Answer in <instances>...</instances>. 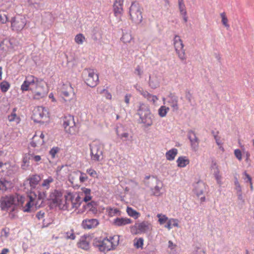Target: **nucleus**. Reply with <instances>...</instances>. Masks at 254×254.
Segmentation results:
<instances>
[{
	"label": "nucleus",
	"instance_id": "obj_1",
	"mask_svg": "<svg viewBox=\"0 0 254 254\" xmlns=\"http://www.w3.org/2000/svg\"><path fill=\"white\" fill-rule=\"evenodd\" d=\"M46 197L44 191L30 192L27 198L16 193L4 195L0 198V208L10 215L17 212L19 208L24 212H29L41 207Z\"/></svg>",
	"mask_w": 254,
	"mask_h": 254
},
{
	"label": "nucleus",
	"instance_id": "obj_2",
	"mask_svg": "<svg viewBox=\"0 0 254 254\" xmlns=\"http://www.w3.org/2000/svg\"><path fill=\"white\" fill-rule=\"evenodd\" d=\"M139 116L138 123L144 127H147L152 124L154 119L148 106L144 104H140L137 111Z\"/></svg>",
	"mask_w": 254,
	"mask_h": 254
},
{
	"label": "nucleus",
	"instance_id": "obj_3",
	"mask_svg": "<svg viewBox=\"0 0 254 254\" xmlns=\"http://www.w3.org/2000/svg\"><path fill=\"white\" fill-rule=\"evenodd\" d=\"M119 243V236L116 235L98 241L96 245L100 252H106L115 250Z\"/></svg>",
	"mask_w": 254,
	"mask_h": 254
},
{
	"label": "nucleus",
	"instance_id": "obj_4",
	"mask_svg": "<svg viewBox=\"0 0 254 254\" xmlns=\"http://www.w3.org/2000/svg\"><path fill=\"white\" fill-rule=\"evenodd\" d=\"M31 92L33 99L40 100L47 96L49 92V88L46 82L39 79Z\"/></svg>",
	"mask_w": 254,
	"mask_h": 254
},
{
	"label": "nucleus",
	"instance_id": "obj_5",
	"mask_svg": "<svg viewBox=\"0 0 254 254\" xmlns=\"http://www.w3.org/2000/svg\"><path fill=\"white\" fill-rule=\"evenodd\" d=\"M32 119L35 122L47 124L50 121L49 111L44 107H36L33 110Z\"/></svg>",
	"mask_w": 254,
	"mask_h": 254
},
{
	"label": "nucleus",
	"instance_id": "obj_6",
	"mask_svg": "<svg viewBox=\"0 0 254 254\" xmlns=\"http://www.w3.org/2000/svg\"><path fill=\"white\" fill-rule=\"evenodd\" d=\"M82 77L84 82L90 87H94L98 83V75L93 69H84L82 73Z\"/></svg>",
	"mask_w": 254,
	"mask_h": 254
},
{
	"label": "nucleus",
	"instance_id": "obj_7",
	"mask_svg": "<svg viewBox=\"0 0 254 254\" xmlns=\"http://www.w3.org/2000/svg\"><path fill=\"white\" fill-rule=\"evenodd\" d=\"M60 93L64 103L70 102L75 98L74 89L69 83L63 84L60 88Z\"/></svg>",
	"mask_w": 254,
	"mask_h": 254
},
{
	"label": "nucleus",
	"instance_id": "obj_8",
	"mask_svg": "<svg viewBox=\"0 0 254 254\" xmlns=\"http://www.w3.org/2000/svg\"><path fill=\"white\" fill-rule=\"evenodd\" d=\"M129 15L133 22L139 24L142 20V11L141 7L138 3L132 2L129 7Z\"/></svg>",
	"mask_w": 254,
	"mask_h": 254
},
{
	"label": "nucleus",
	"instance_id": "obj_9",
	"mask_svg": "<svg viewBox=\"0 0 254 254\" xmlns=\"http://www.w3.org/2000/svg\"><path fill=\"white\" fill-rule=\"evenodd\" d=\"M103 145L99 141H94L90 145L91 159L100 161L102 159Z\"/></svg>",
	"mask_w": 254,
	"mask_h": 254
},
{
	"label": "nucleus",
	"instance_id": "obj_10",
	"mask_svg": "<svg viewBox=\"0 0 254 254\" xmlns=\"http://www.w3.org/2000/svg\"><path fill=\"white\" fill-rule=\"evenodd\" d=\"M11 28L13 31H21L26 24V18L21 15H17L11 19Z\"/></svg>",
	"mask_w": 254,
	"mask_h": 254
},
{
	"label": "nucleus",
	"instance_id": "obj_11",
	"mask_svg": "<svg viewBox=\"0 0 254 254\" xmlns=\"http://www.w3.org/2000/svg\"><path fill=\"white\" fill-rule=\"evenodd\" d=\"M152 229L151 225L147 221L136 223L130 227L131 233L133 234L145 233L150 231Z\"/></svg>",
	"mask_w": 254,
	"mask_h": 254
},
{
	"label": "nucleus",
	"instance_id": "obj_12",
	"mask_svg": "<svg viewBox=\"0 0 254 254\" xmlns=\"http://www.w3.org/2000/svg\"><path fill=\"white\" fill-rule=\"evenodd\" d=\"M173 45L179 58L184 61L186 59L184 45L179 36L175 35L173 39Z\"/></svg>",
	"mask_w": 254,
	"mask_h": 254
},
{
	"label": "nucleus",
	"instance_id": "obj_13",
	"mask_svg": "<svg viewBox=\"0 0 254 254\" xmlns=\"http://www.w3.org/2000/svg\"><path fill=\"white\" fill-rule=\"evenodd\" d=\"M38 79L32 75H28L20 86V90L24 92L27 91H31Z\"/></svg>",
	"mask_w": 254,
	"mask_h": 254
},
{
	"label": "nucleus",
	"instance_id": "obj_14",
	"mask_svg": "<svg viewBox=\"0 0 254 254\" xmlns=\"http://www.w3.org/2000/svg\"><path fill=\"white\" fill-rule=\"evenodd\" d=\"M125 0H115L113 5V10L115 16L119 21L122 20L124 12L123 5Z\"/></svg>",
	"mask_w": 254,
	"mask_h": 254
},
{
	"label": "nucleus",
	"instance_id": "obj_15",
	"mask_svg": "<svg viewBox=\"0 0 254 254\" xmlns=\"http://www.w3.org/2000/svg\"><path fill=\"white\" fill-rule=\"evenodd\" d=\"M63 126L66 132L70 134L73 133L75 129L73 117L71 115L64 117Z\"/></svg>",
	"mask_w": 254,
	"mask_h": 254
},
{
	"label": "nucleus",
	"instance_id": "obj_16",
	"mask_svg": "<svg viewBox=\"0 0 254 254\" xmlns=\"http://www.w3.org/2000/svg\"><path fill=\"white\" fill-rule=\"evenodd\" d=\"M165 225V227L170 230L172 228V226L174 227H179L178 220L177 219H168V217L165 215L160 214V224Z\"/></svg>",
	"mask_w": 254,
	"mask_h": 254
},
{
	"label": "nucleus",
	"instance_id": "obj_17",
	"mask_svg": "<svg viewBox=\"0 0 254 254\" xmlns=\"http://www.w3.org/2000/svg\"><path fill=\"white\" fill-rule=\"evenodd\" d=\"M44 137L45 135L42 132H36L30 142L31 146L33 147L41 146L44 143Z\"/></svg>",
	"mask_w": 254,
	"mask_h": 254
},
{
	"label": "nucleus",
	"instance_id": "obj_18",
	"mask_svg": "<svg viewBox=\"0 0 254 254\" xmlns=\"http://www.w3.org/2000/svg\"><path fill=\"white\" fill-rule=\"evenodd\" d=\"M66 199L69 200V204H71L72 208H77L80 205L82 200L79 195H75L68 192L66 194Z\"/></svg>",
	"mask_w": 254,
	"mask_h": 254
},
{
	"label": "nucleus",
	"instance_id": "obj_19",
	"mask_svg": "<svg viewBox=\"0 0 254 254\" xmlns=\"http://www.w3.org/2000/svg\"><path fill=\"white\" fill-rule=\"evenodd\" d=\"M62 196L63 193L61 191L54 190L51 192L48 199L51 204L55 206H58L61 201Z\"/></svg>",
	"mask_w": 254,
	"mask_h": 254
},
{
	"label": "nucleus",
	"instance_id": "obj_20",
	"mask_svg": "<svg viewBox=\"0 0 254 254\" xmlns=\"http://www.w3.org/2000/svg\"><path fill=\"white\" fill-rule=\"evenodd\" d=\"M99 224L97 219H85L82 221L81 226L83 229L89 230L95 228Z\"/></svg>",
	"mask_w": 254,
	"mask_h": 254
},
{
	"label": "nucleus",
	"instance_id": "obj_21",
	"mask_svg": "<svg viewBox=\"0 0 254 254\" xmlns=\"http://www.w3.org/2000/svg\"><path fill=\"white\" fill-rule=\"evenodd\" d=\"M188 137L190 142V146L192 150L196 151L199 146V139L193 131L190 130L189 132Z\"/></svg>",
	"mask_w": 254,
	"mask_h": 254
},
{
	"label": "nucleus",
	"instance_id": "obj_22",
	"mask_svg": "<svg viewBox=\"0 0 254 254\" xmlns=\"http://www.w3.org/2000/svg\"><path fill=\"white\" fill-rule=\"evenodd\" d=\"M90 241L91 239L89 236H82L77 243V246L82 249L88 250L90 248Z\"/></svg>",
	"mask_w": 254,
	"mask_h": 254
},
{
	"label": "nucleus",
	"instance_id": "obj_23",
	"mask_svg": "<svg viewBox=\"0 0 254 254\" xmlns=\"http://www.w3.org/2000/svg\"><path fill=\"white\" fill-rule=\"evenodd\" d=\"M179 9L181 15L183 16L185 22L188 21V17L187 16V10L184 0H178Z\"/></svg>",
	"mask_w": 254,
	"mask_h": 254
},
{
	"label": "nucleus",
	"instance_id": "obj_24",
	"mask_svg": "<svg viewBox=\"0 0 254 254\" xmlns=\"http://www.w3.org/2000/svg\"><path fill=\"white\" fill-rule=\"evenodd\" d=\"M132 221L130 219L125 218H117L114 220L113 223L117 226H122L127 224H131Z\"/></svg>",
	"mask_w": 254,
	"mask_h": 254
},
{
	"label": "nucleus",
	"instance_id": "obj_25",
	"mask_svg": "<svg viewBox=\"0 0 254 254\" xmlns=\"http://www.w3.org/2000/svg\"><path fill=\"white\" fill-rule=\"evenodd\" d=\"M178 167L184 168L190 163V160L186 156H180L177 160Z\"/></svg>",
	"mask_w": 254,
	"mask_h": 254
},
{
	"label": "nucleus",
	"instance_id": "obj_26",
	"mask_svg": "<svg viewBox=\"0 0 254 254\" xmlns=\"http://www.w3.org/2000/svg\"><path fill=\"white\" fill-rule=\"evenodd\" d=\"M11 165L8 162L3 163L2 162H0V172L5 173V174L9 175L10 174V171L11 170Z\"/></svg>",
	"mask_w": 254,
	"mask_h": 254
},
{
	"label": "nucleus",
	"instance_id": "obj_27",
	"mask_svg": "<svg viewBox=\"0 0 254 254\" xmlns=\"http://www.w3.org/2000/svg\"><path fill=\"white\" fill-rule=\"evenodd\" d=\"M57 207L62 210H67L70 208L69 200L66 199V195H64V199L63 197L61 198V201Z\"/></svg>",
	"mask_w": 254,
	"mask_h": 254
},
{
	"label": "nucleus",
	"instance_id": "obj_28",
	"mask_svg": "<svg viewBox=\"0 0 254 254\" xmlns=\"http://www.w3.org/2000/svg\"><path fill=\"white\" fill-rule=\"evenodd\" d=\"M205 184L202 182H198L195 186L194 191L196 194L199 196L203 193Z\"/></svg>",
	"mask_w": 254,
	"mask_h": 254
},
{
	"label": "nucleus",
	"instance_id": "obj_29",
	"mask_svg": "<svg viewBox=\"0 0 254 254\" xmlns=\"http://www.w3.org/2000/svg\"><path fill=\"white\" fill-rule=\"evenodd\" d=\"M81 195H84L83 200L85 202H88L90 201L92 198L91 196V190L90 189L83 187L81 189Z\"/></svg>",
	"mask_w": 254,
	"mask_h": 254
},
{
	"label": "nucleus",
	"instance_id": "obj_30",
	"mask_svg": "<svg viewBox=\"0 0 254 254\" xmlns=\"http://www.w3.org/2000/svg\"><path fill=\"white\" fill-rule=\"evenodd\" d=\"M126 212L128 216L135 219L138 218L140 216V213L129 206L127 207Z\"/></svg>",
	"mask_w": 254,
	"mask_h": 254
},
{
	"label": "nucleus",
	"instance_id": "obj_31",
	"mask_svg": "<svg viewBox=\"0 0 254 254\" xmlns=\"http://www.w3.org/2000/svg\"><path fill=\"white\" fill-rule=\"evenodd\" d=\"M12 187V183L6 180H0V190L5 191Z\"/></svg>",
	"mask_w": 254,
	"mask_h": 254
},
{
	"label": "nucleus",
	"instance_id": "obj_32",
	"mask_svg": "<svg viewBox=\"0 0 254 254\" xmlns=\"http://www.w3.org/2000/svg\"><path fill=\"white\" fill-rule=\"evenodd\" d=\"M40 180V177L38 175H33L30 177L28 181L32 188H35Z\"/></svg>",
	"mask_w": 254,
	"mask_h": 254
},
{
	"label": "nucleus",
	"instance_id": "obj_33",
	"mask_svg": "<svg viewBox=\"0 0 254 254\" xmlns=\"http://www.w3.org/2000/svg\"><path fill=\"white\" fill-rule=\"evenodd\" d=\"M212 167L213 168H215V171L214 172V177H215V179H216V180L217 181V183L219 185H221V178H222V177L220 175V171H219V168H218V166L217 165L216 163H214L213 164V165H212Z\"/></svg>",
	"mask_w": 254,
	"mask_h": 254
},
{
	"label": "nucleus",
	"instance_id": "obj_34",
	"mask_svg": "<svg viewBox=\"0 0 254 254\" xmlns=\"http://www.w3.org/2000/svg\"><path fill=\"white\" fill-rule=\"evenodd\" d=\"M132 39L131 33L129 31H124L121 37V40L125 43L130 42Z\"/></svg>",
	"mask_w": 254,
	"mask_h": 254
},
{
	"label": "nucleus",
	"instance_id": "obj_35",
	"mask_svg": "<svg viewBox=\"0 0 254 254\" xmlns=\"http://www.w3.org/2000/svg\"><path fill=\"white\" fill-rule=\"evenodd\" d=\"M8 120L10 122H14L18 124L20 122V118L15 113V110L14 109L12 112L8 116Z\"/></svg>",
	"mask_w": 254,
	"mask_h": 254
},
{
	"label": "nucleus",
	"instance_id": "obj_36",
	"mask_svg": "<svg viewBox=\"0 0 254 254\" xmlns=\"http://www.w3.org/2000/svg\"><path fill=\"white\" fill-rule=\"evenodd\" d=\"M178 153L176 148H173L166 153V157L168 160H173Z\"/></svg>",
	"mask_w": 254,
	"mask_h": 254
},
{
	"label": "nucleus",
	"instance_id": "obj_37",
	"mask_svg": "<svg viewBox=\"0 0 254 254\" xmlns=\"http://www.w3.org/2000/svg\"><path fill=\"white\" fill-rule=\"evenodd\" d=\"M142 96L146 98L149 101L152 102L153 104H155L157 103L158 98L156 96L152 95L148 93L147 92H144L142 93Z\"/></svg>",
	"mask_w": 254,
	"mask_h": 254
},
{
	"label": "nucleus",
	"instance_id": "obj_38",
	"mask_svg": "<svg viewBox=\"0 0 254 254\" xmlns=\"http://www.w3.org/2000/svg\"><path fill=\"white\" fill-rule=\"evenodd\" d=\"M53 182L54 178L51 176H49L48 177V178L43 180L41 184V186L48 190L50 188V184Z\"/></svg>",
	"mask_w": 254,
	"mask_h": 254
},
{
	"label": "nucleus",
	"instance_id": "obj_39",
	"mask_svg": "<svg viewBox=\"0 0 254 254\" xmlns=\"http://www.w3.org/2000/svg\"><path fill=\"white\" fill-rule=\"evenodd\" d=\"M117 133L119 137H120L123 141L128 140L129 139V138L131 137L129 133L127 131L120 132L119 130H117Z\"/></svg>",
	"mask_w": 254,
	"mask_h": 254
},
{
	"label": "nucleus",
	"instance_id": "obj_40",
	"mask_svg": "<svg viewBox=\"0 0 254 254\" xmlns=\"http://www.w3.org/2000/svg\"><path fill=\"white\" fill-rule=\"evenodd\" d=\"M31 160L30 154H25L24 155L22 160V167L25 169L29 166V160Z\"/></svg>",
	"mask_w": 254,
	"mask_h": 254
},
{
	"label": "nucleus",
	"instance_id": "obj_41",
	"mask_svg": "<svg viewBox=\"0 0 254 254\" xmlns=\"http://www.w3.org/2000/svg\"><path fill=\"white\" fill-rule=\"evenodd\" d=\"M106 211L108 215L110 217H113L116 215L120 214V211L117 208L108 207L106 209Z\"/></svg>",
	"mask_w": 254,
	"mask_h": 254
},
{
	"label": "nucleus",
	"instance_id": "obj_42",
	"mask_svg": "<svg viewBox=\"0 0 254 254\" xmlns=\"http://www.w3.org/2000/svg\"><path fill=\"white\" fill-rule=\"evenodd\" d=\"M144 240L142 238H136L133 240V246L137 249L142 248Z\"/></svg>",
	"mask_w": 254,
	"mask_h": 254
},
{
	"label": "nucleus",
	"instance_id": "obj_43",
	"mask_svg": "<svg viewBox=\"0 0 254 254\" xmlns=\"http://www.w3.org/2000/svg\"><path fill=\"white\" fill-rule=\"evenodd\" d=\"M31 160L35 163L36 165H39L42 163V157L40 155H36L34 153L30 154Z\"/></svg>",
	"mask_w": 254,
	"mask_h": 254
},
{
	"label": "nucleus",
	"instance_id": "obj_44",
	"mask_svg": "<svg viewBox=\"0 0 254 254\" xmlns=\"http://www.w3.org/2000/svg\"><path fill=\"white\" fill-rule=\"evenodd\" d=\"M85 41V37L82 34H78L75 36L74 41L78 45H82Z\"/></svg>",
	"mask_w": 254,
	"mask_h": 254
},
{
	"label": "nucleus",
	"instance_id": "obj_45",
	"mask_svg": "<svg viewBox=\"0 0 254 254\" xmlns=\"http://www.w3.org/2000/svg\"><path fill=\"white\" fill-rule=\"evenodd\" d=\"M10 87V84L6 81H3L0 83V88L2 92H6Z\"/></svg>",
	"mask_w": 254,
	"mask_h": 254
},
{
	"label": "nucleus",
	"instance_id": "obj_46",
	"mask_svg": "<svg viewBox=\"0 0 254 254\" xmlns=\"http://www.w3.org/2000/svg\"><path fill=\"white\" fill-rule=\"evenodd\" d=\"M221 18V21L223 25L226 28H229L230 25L228 24V19L225 12H223L220 14Z\"/></svg>",
	"mask_w": 254,
	"mask_h": 254
},
{
	"label": "nucleus",
	"instance_id": "obj_47",
	"mask_svg": "<svg viewBox=\"0 0 254 254\" xmlns=\"http://www.w3.org/2000/svg\"><path fill=\"white\" fill-rule=\"evenodd\" d=\"M235 185L238 198L239 199H241L242 198V189L240 184L237 179L235 181Z\"/></svg>",
	"mask_w": 254,
	"mask_h": 254
},
{
	"label": "nucleus",
	"instance_id": "obj_48",
	"mask_svg": "<svg viewBox=\"0 0 254 254\" xmlns=\"http://www.w3.org/2000/svg\"><path fill=\"white\" fill-rule=\"evenodd\" d=\"M60 151V148L58 147H53L49 151V154L51 156L52 158L54 159L56 157V155Z\"/></svg>",
	"mask_w": 254,
	"mask_h": 254
},
{
	"label": "nucleus",
	"instance_id": "obj_49",
	"mask_svg": "<svg viewBox=\"0 0 254 254\" xmlns=\"http://www.w3.org/2000/svg\"><path fill=\"white\" fill-rule=\"evenodd\" d=\"M79 172L75 171L70 174L69 177V181L71 184H74V183L75 182V180L79 176Z\"/></svg>",
	"mask_w": 254,
	"mask_h": 254
},
{
	"label": "nucleus",
	"instance_id": "obj_50",
	"mask_svg": "<svg viewBox=\"0 0 254 254\" xmlns=\"http://www.w3.org/2000/svg\"><path fill=\"white\" fill-rule=\"evenodd\" d=\"M41 0H29V3L36 8H39L41 7Z\"/></svg>",
	"mask_w": 254,
	"mask_h": 254
},
{
	"label": "nucleus",
	"instance_id": "obj_51",
	"mask_svg": "<svg viewBox=\"0 0 254 254\" xmlns=\"http://www.w3.org/2000/svg\"><path fill=\"white\" fill-rule=\"evenodd\" d=\"M7 15L4 12L0 13V22L1 24H5L8 21Z\"/></svg>",
	"mask_w": 254,
	"mask_h": 254
},
{
	"label": "nucleus",
	"instance_id": "obj_52",
	"mask_svg": "<svg viewBox=\"0 0 254 254\" xmlns=\"http://www.w3.org/2000/svg\"><path fill=\"white\" fill-rule=\"evenodd\" d=\"M65 237L66 239L70 240H74L75 238V234L72 230L66 232Z\"/></svg>",
	"mask_w": 254,
	"mask_h": 254
},
{
	"label": "nucleus",
	"instance_id": "obj_53",
	"mask_svg": "<svg viewBox=\"0 0 254 254\" xmlns=\"http://www.w3.org/2000/svg\"><path fill=\"white\" fill-rule=\"evenodd\" d=\"M169 110V108L168 107H166L165 106H162L160 108V116L161 117H165L168 112Z\"/></svg>",
	"mask_w": 254,
	"mask_h": 254
},
{
	"label": "nucleus",
	"instance_id": "obj_54",
	"mask_svg": "<svg viewBox=\"0 0 254 254\" xmlns=\"http://www.w3.org/2000/svg\"><path fill=\"white\" fill-rule=\"evenodd\" d=\"M79 172V181L80 183H83L84 182H85V181H86L88 179V177L87 176V175L82 172H80V171H78Z\"/></svg>",
	"mask_w": 254,
	"mask_h": 254
},
{
	"label": "nucleus",
	"instance_id": "obj_55",
	"mask_svg": "<svg viewBox=\"0 0 254 254\" xmlns=\"http://www.w3.org/2000/svg\"><path fill=\"white\" fill-rule=\"evenodd\" d=\"M100 93L104 94V96L107 99L111 100L112 98V94L106 89H103L102 91L100 92Z\"/></svg>",
	"mask_w": 254,
	"mask_h": 254
},
{
	"label": "nucleus",
	"instance_id": "obj_56",
	"mask_svg": "<svg viewBox=\"0 0 254 254\" xmlns=\"http://www.w3.org/2000/svg\"><path fill=\"white\" fill-rule=\"evenodd\" d=\"M214 139L216 141L217 144L219 146V148L221 149L223 151L224 150V148L222 147V143L220 141V137H219L217 134L214 135Z\"/></svg>",
	"mask_w": 254,
	"mask_h": 254
},
{
	"label": "nucleus",
	"instance_id": "obj_57",
	"mask_svg": "<svg viewBox=\"0 0 254 254\" xmlns=\"http://www.w3.org/2000/svg\"><path fill=\"white\" fill-rule=\"evenodd\" d=\"M234 154L235 157L238 159L239 161H241L242 159V155L241 151L237 149L234 150Z\"/></svg>",
	"mask_w": 254,
	"mask_h": 254
},
{
	"label": "nucleus",
	"instance_id": "obj_58",
	"mask_svg": "<svg viewBox=\"0 0 254 254\" xmlns=\"http://www.w3.org/2000/svg\"><path fill=\"white\" fill-rule=\"evenodd\" d=\"M86 172L91 177H96L97 176V172L93 169L90 168L86 170Z\"/></svg>",
	"mask_w": 254,
	"mask_h": 254
},
{
	"label": "nucleus",
	"instance_id": "obj_59",
	"mask_svg": "<svg viewBox=\"0 0 254 254\" xmlns=\"http://www.w3.org/2000/svg\"><path fill=\"white\" fill-rule=\"evenodd\" d=\"M9 235V231L7 229H3L1 232V237H4L6 238L8 237Z\"/></svg>",
	"mask_w": 254,
	"mask_h": 254
},
{
	"label": "nucleus",
	"instance_id": "obj_60",
	"mask_svg": "<svg viewBox=\"0 0 254 254\" xmlns=\"http://www.w3.org/2000/svg\"><path fill=\"white\" fill-rule=\"evenodd\" d=\"M243 174L246 177V178L244 179L246 182L251 183L252 182V178L246 171L244 172Z\"/></svg>",
	"mask_w": 254,
	"mask_h": 254
},
{
	"label": "nucleus",
	"instance_id": "obj_61",
	"mask_svg": "<svg viewBox=\"0 0 254 254\" xmlns=\"http://www.w3.org/2000/svg\"><path fill=\"white\" fill-rule=\"evenodd\" d=\"M45 215V212L42 211L38 212L36 215V217L39 220L42 219Z\"/></svg>",
	"mask_w": 254,
	"mask_h": 254
},
{
	"label": "nucleus",
	"instance_id": "obj_62",
	"mask_svg": "<svg viewBox=\"0 0 254 254\" xmlns=\"http://www.w3.org/2000/svg\"><path fill=\"white\" fill-rule=\"evenodd\" d=\"M131 97V95L130 94H126L125 95V102L127 105L129 104Z\"/></svg>",
	"mask_w": 254,
	"mask_h": 254
},
{
	"label": "nucleus",
	"instance_id": "obj_63",
	"mask_svg": "<svg viewBox=\"0 0 254 254\" xmlns=\"http://www.w3.org/2000/svg\"><path fill=\"white\" fill-rule=\"evenodd\" d=\"M49 98L50 99H51L52 102L54 103H57V100L53 93H50V94L49 95Z\"/></svg>",
	"mask_w": 254,
	"mask_h": 254
},
{
	"label": "nucleus",
	"instance_id": "obj_64",
	"mask_svg": "<svg viewBox=\"0 0 254 254\" xmlns=\"http://www.w3.org/2000/svg\"><path fill=\"white\" fill-rule=\"evenodd\" d=\"M64 168V166H58L57 169H56V173H57V176H59L60 175H61V171H62V170Z\"/></svg>",
	"mask_w": 254,
	"mask_h": 254
}]
</instances>
